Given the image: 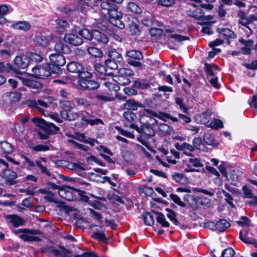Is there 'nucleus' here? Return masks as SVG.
Wrapping results in <instances>:
<instances>
[{
	"label": "nucleus",
	"instance_id": "f257e3e1",
	"mask_svg": "<svg viewBox=\"0 0 257 257\" xmlns=\"http://www.w3.org/2000/svg\"><path fill=\"white\" fill-rule=\"evenodd\" d=\"M100 7L107 12L109 21L112 25L121 29L124 28V25L121 21L122 14L118 11L117 6L108 2H102Z\"/></svg>",
	"mask_w": 257,
	"mask_h": 257
},
{
	"label": "nucleus",
	"instance_id": "f03ea898",
	"mask_svg": "<svg viewBox=\"0 0 257 257\" xmlns=\"http://www.w3.org/2000/svg\"><path fill=\"white\" fill-rule=\"evenodd\" d=\"M14 233L25 241H39L41 239L35 235L41 234V231L38 229H29L27 228L18 229L13 230Z\"/></svg>",
	"mask_w": 257,
	"mask_h": 257
},
{
	"label": "nucleus",
	"instance_id": "7ed1b4c3",
	"mask_svg": "<svg viewBox=\"0 0 257 257\" xmlns=\"http://www.w3.org/2000/svg\"><path fill=\"white\" fill-rule=\"evenodd\" d=\"M134 75V71L126 68H121L119 69L117 75L114 77L113 79L119 85H126L130 83V77Z\"/></svg>",
	"mask_w": 257,
	"mask_h": 257
},
{
	"label": "nucleus",
	"instance_id": "20e7f679",
	"mask_svg": "<svg viewBox=\"0 0 257 257\" xmlns=\"http://www.w3.org/2000/svg\"><path fill=\"white\" fill-rule=\"evenodd\" d=\"M32 70L34 75L40 78H44L45 77H48L52 74L51 65L48 63L34 67Z\"/></svg>",
	"mask_w": 257,
	"mask_h": 257
},
{
	"label": "nucleus",
	"instance_id": "39448f33",
	"mask_svg": "<svg viewBox=\"0 0 257 257\" xmlns=\"http://www.w3.org/2000/svg\"><path fill=\"white\" fill-rule=\"evenodd\" d=\"M145 113L146 115H154V117L164 121H167L169 119L173 122H177L178 121V118L177 117L173 116L170 114L165 112L159 111V112H156L151 109H146L145 110Z\"/></svg>",
	"mask_w": 257,
	"mask_h": 257
},
{
	"label": "nucleus",
	"instance_id": "423d86ee",
	"mask_svg": "<svg viewBox=\"0 0 257 257\" xmlns=\"http://www.w3.org/2000/svg\"><path fill=\"white\" fill-rule=\"evenodd\" d=\"M41 251L55 257L64 256V248L62 246H47L42 248Z\"/></svg>",
	"mask_w": 257,
	"mask_h": 257
},
{
	"label": "nucleus",
	"instance_id": "0eeeda50",
	"mask_svg": "<svg viewBox=\"0 0 257 257\" xmlns=\"http://www.w3.org/2000/svg\"><path fill=\"white\" fill-rule=\"evenodd\" d=\"M5 219L8 224H11L15 227L22 226L25 223V220L16 214H8L5 216Z\"/></svg>",
	"mask_w": 257,
	"mask_h": 257
},
{
	"label": "nucleus",
	"instance_id": "6e6552de",
	"mask_svg": "<svg viewBox=\"0 0 257 257\" xmlns=\"http://www.w3.org/2000/svg\"><path fill=\"white\" fill-rule=\"evenodd\" d=\"M78 84L82 89L89 90L96 89L100 85L97 81L90 79L87 80L85 79L79 80L78 81Z\"/></svg>",
	"mask_w": 257,
	"mask_h": 257
},
{
	"label": "nucleus",
	"instance_id": "1a4fd4ad",
	"mask_svg": "<svg viewBox=\"0 0 257 257\" xmlns=\"http://www.w3.org/2000/svg\"><path fill=\"white\" fill-rule=\"evenodd\" d=\"M14 62L17 67L25 69L30 64V58L28 55H22L17 56L14 60Z\"/></svg>",
	"mask_w": 257,
	"mask_h": 257
},
{
	"label": "nucleus",
	"instance_id": "9d476101",
	"mask_svg": "<svg viewBox=\"0 0 257 257\" xmlns=\"http://www.w3.org/2000/svg\"><path fill=\"white\" fill-rule=\"evenodd\" d=\"M123 116L125 127H131V126H134V124H135L137 119V116L135 113L128 110L123 113Z\"/></svg>",
	"mask_w": 257,
	"mask_h": 257
},
{
	"label": "nucleus",
	"instance_id": "9b49d317",
	"mask_svg": "<svg viewBox=\"0 0 257 257\" xmlns=\"http://www.w3.org/2000/svg\"><path fill=\"white\" fill-rule=\"evenodd\" d=\"M79 195H80V192L78 190L65 184L66 200L69 201L74 200Z\"/></svg>",
	"mask_w": 257,
	"mask_h": 257
},
{
	"label": "nucleus",
	"instance_id": "f8f14e48",
	"mask_svg": "<svg viewBox=\"0 0 257 257\" xmlns=\"http://www.w3.org/2000/svg\"><path fill=\"white\" fill-rule=\"evenodd\" d=\"M99 44H106L108 42L106 36L97 30L92 31V39Z\"/></svg>",
	"mask_w": 257,
	"mask_h": 257
},
{
	"label": "nucleus",
	"instance_id": "ddd939ff",
	"mask_svg": "<svg viewBox=\"0 0 257 257\" xmlns=\"http://www.w3.org/2000/svg\"><path fill=\"white\" fill-rule=\"evenodd\" d=\"M65 42L74 46H78L82 44L83 40L77 35L67 34L65 35Z\"/></svg>",
	"mask_w": 257,
	"mask_h": 257
},
{
	"label": "nucleus",
	"instance_id": "4468645a",
	"mask_svg": "<svg viewBox=\"0 0 257 257\" xmlns=\"http://www.w3.org/2000/svg\"><path fill=\"white\" fill-rule=\"evenodd\" d=\"M147 109H144L143 110L141 111V118H140V122L141 123H149L151 126L152 125H156L158 123V121L153 118L154 117V115H145L146 114L145 113V110Z\"/></svg>",
	"mask_w": 257,
	"mask_h": 257
},
{
	"label": "nucleus",
	"instance_id": "2eb2a0df",
	"mask_svg": "<svg viewBox=\"0 0 257 257\" xmlns=\"http://www.w3.org/2000/svg\"><path fill=\"white\" fill-rule=\"evenodd\" d=\"M123 106L124 108L129 110H137L139 107H143L142 103L136 101L134 99H130L125 101Z\"/></svg>",
	"mask_w": 257,
	"mask_h": 257
},
{
	"label": "nucleus",
	"instance_id": "dca6fc26",
	"mask_svg": "<svg viewBox=\"0 0 257 257\" xmlns=\"http://www.w3.org/2000/svg\"><path fill=\"white\" fill-rule=\"evenodd\" d=\"M2 170L4 176L6 179V180L11 184H14L16 182L15 181V180L17 177V173L13 170L8 169V168L4 169V168L3 167Z\"/></svg>",
	"mask_w": 257,
	"mask_h": 257
},
{
	"label": "nucleus",
	"instance_id": "f3484780",
	"mask_svg": "<svg viewBox=\"0 0 257 257\" xmlns=\"http://www.w3.org/2000/svg\"><path fill=\"white\" fill-rule=\"evenodd\" d=\"M187 15L195 19L199 20L203 18L204 13L203 11L200 9L193 6L187 11Z\"/></svg>",
	"mask_w": 257,
	"mask_h": 257
},
{
	"label": "nucleus",
	"instance_id": "a211bd4d",
	"mask_svg": "<svg viewBox=\"0 0 257 257\" xmlns=\"http://www.w3.org/2000/svg\"><path fill=\"white\" fill-rule=\"evenodd\" d=\"M27 104L29 106L38 108L40 110H44V108L48 107V104L41 100H28Z\"/></svg>",
	"mask_w": 257,
	"mask_h": 257
},
{
	"label": "nucleus",
	"instance_id": "6ab92c4d",
	"mask_svg": "<svg viewBox=\"0 0 257 257\" xmlns=\"http://www.w3.org/2000/svg\"><path fill=\"white\" fill-rule=\"evenodd\" d=\"M50 60L52 64L58 66H63L64 65V56L63 54H52L50 56Z\"/></svg>",
	"mask_w": 257,
	"mask_h": 257
},
{
	"label": "nucleus",
	"instance_id": "aec40b11",
	"mask_svg": "<svg viewBox=\"0 0 257 257\" xmlns=\"http://www.w3.org/2000/svg\"><path fill=\"white\" fill-rule=\"evenodd\" d=\"M67 69L73 73H79L82 70L83 67L80 63L72 61L67 65Z\"/></svg>",
	"mask_w": 257,
	"mask_h": 257
},
{
	"label": "nucleus",
	"instance_id": "412c9836",
	"mask_svg": "<svg viewBox=\"0 0 257 257\" xmlns=\"http://www.w3.org/2000/svg\"><path fill=\"white\" fill-rule=\"evenodd\" d=\"M239 238L244 243L251 244L254 243V239L251 234H249L246 229H243L239 232Z\"/></svg>",
	"mask_w": 257,
	"mask_h": 257
},
{
	"label": "nucleus",
	"instance_id": "4be33fe9",
	"mask_svg": "<svg viewBox=\"0 0 257 257\" xmlns=\"http://www.w3.org/2000/svg\"><path fill=\"white\" fill-rule=\"evenodd\" d=\"M51 40V36H46L41 34L37 36L35 41L39 45L46 46L49 44Z\"/></svg>",
	"mask_w": 257,
	"mask_h": 257
},
{
	"label": "nucleus",
	"instance_id": "5701e85b",
	"mask_svg": "<svg viewBox=\"0 0 257 257\" xmlns=\"http://www.w3.org/2000/svg\"><path fill=\"white\" fill-rule=\"evenodd\" d=\"M12 28L16 30L27 31L31 28V25L27 21H20L12 25Z\"/></svg>",
	"mask_w": 257,
	"mask_h": 257
},
{
	"label": "nucleus",
	"instance_id": "b1692460",
	"mask_svg": "<svg viewBox=\"0 0 257 257\" xmlns=\"http://www.w3.org/2000/svg\"><path fill=\"white\" fill-rule=\"evenodd\" d=\"M0 149L2 153L6 156L13 152L14 149L12 145L7 142H1L0 143Z\"/></svg>",
	"mask_w": 257,
	"mask_h": 257
},
{
	"label": "nucleus",
	"instance_id": "393cba45",
	"mask_svg": "<svg viewBox=\"0 0 257 257\" xmlns=\"http://www.w3.org/2000/svg\"><path fill=\"white\" fill-rule=\"evenodd\" d=\"M65 220L76 218L77 210L75 208L65 204Z\"/></svg>",
	"mask_w": 257,
	"mask_h": 257
},
{
	"label": "nucleus",
	"instance_id": "a878e982",
	"mask_svg": "<svg viewBox=\"0 0 257 257\" xmlns=\"http://www.w3.org/2000/svg\"><path fill=\"white\" fill-rule=\"evenodd\" d=\"M69 108L70 107V103L69 101H65V112H66L65 115V119L69 120H74L78 118L77 114L73 112L71 109L68 108L66 109V107Z\"/></svg>",
	"mask_w": 257,
	"mask_h": 257
},
{
	"label": "nucleus",
	"instance_id": "bb28decb",
	"mask_svg": "<svg viewBox=\"0 0 257 257\" xmlns=\"http://www.w3.org/2000/svg\"><path fill=\"white\" fill-rule=\"evenodd\" d=\"M36 123L37 125L48 131H49L48 128L51 127L54 128L56 131L58 130V127L55 124L52 123L47 122L43 119L37 118Z\"/></svg>",
	"mask_w": 257,
	"mask_h": 257
},
{
	"label": "nucleus",
	"instance_id": "cd10ccee",
	"mask_svg": "<svg viewBox=\"0 0 257 257\" xmlns=\"http://www.w3.org/2000/svg\"><path fill=\"white\" fill-rule=\"evenodd\" d=\"M39 192L45 194L44 198L48 200L50 202H56L57 200L56 199L54 193H52L47 189H42L39 190Z\"/></svg>",
	"mask_w": 257,
	"mask_h": 257
},
{
	"label": "nucleus",
	"instance_id": "c85d7f7f",
	"mask_svg": "<svg viewBox=\"0 0 257 257\" xmlns=\"http://www.w3.org/2000/svg\"><path fill=\"white\" fill-rule=\"evenodd\" d=\"M230 224L225 219H221L216 222L215 227L219 231L223 232L229 227Z\"/></svg>",
	"mask_w": 257,
	"mask_h": 257
},
{
	"label": "nucleus",
	"instance_id": "c756f323",
	"mask_svg": "<svg viewBox=\"0 0 257 257\" xmlns=\"http://www.w3.org/2000/svg\"><path fill=\"white\" fill-rule=\"evenodd\" d=\"M126 56L129 57L128 59H136L140 60L143 59V56L142 53L136 50H132L126 52Z\"/></svg>",
	"mask_w": 257,
	"mask_h": 257
},
{
	"label": "nucleus",
	"instance_id": "7c9ffc66",
	"mask_svg": "<svg viewBox=\"0 0 257 257\" xmlns=\"http://www.w3.org/2000/svg\"><path fill=\"white\" fill-rule=\"evenodd\" d=\"M211 112L207 110L200 114V122L203 124H207L210 120Z\"/></svg>",
	"mask_w": 257,
	"mask_h": 257
},
{
	"label": "nucleus",
	"instance_id": "2f4dec72",
	"mask_svg": "<svg viewBox=\"0 0 257 257\" xmlns=\"http://www.w3.org/2000/svg\"><path fill=\"white\" fill-rule=\"evenodd\" d=\"M71 249H67L65 248V257H97L93 252H85L81 255H76L71 254Z\"/></svg>",
	"mask_w": 257,
	"mask_h": 257
},
{
	"label": "nucleus",
	"instance_id": "473e14b6",
	"mask_svg": "<svg viewBox=\"0 0 257 257\" xmlns=\"http://www.w3.org/2000/svg\"><path fill=\"white\" fill-rule=\"evenodd\" d=\"M95 70L100 74L104 75V77H102V79H105V76L110 75V73H107V70L105 67L103 65H102L100 64L96 63L94 65Z\"/></svg>",
	"mask_w": 257,
	"mask_h": 257
},
{
	"label": "nucleus",
	"instance_id": "72a5a7b5",
	"mask_svg": "<svg viewBox=\"0 0 257 257\" xmlns=\"http://www.w3.org/2000/svg\"><path fill=\"white\" fill-rule=\"evenodd\" d=\"M108 55L110 59L118 63H120L123 60L121 55L114 50L109 51Z\"/></svg>",
	"mask_w": 257,
	"mask_h": 257
},
{
	"label": "nucleus",
	"instance_id": "f704fd0d",
	"mask_svg": "<svg viewBox=\"0 0 257 257\" xmlns=\"http://www.w3.org/2000/svg\"><path fill=\"white\" fill-rule=\"evenodd\" d=\"M66 169L70 171H75L78 170H83V168L77 163L65 161V170Z\"/></svg>",
	"mask_w": 257,
	"mask_h": 257
},
{
	"label": "nucleus",
	"instance_id": "c9c22d12",
	"mask_svg": "<svg viewBox=\"0 0 257 257\" xmlns=\"http://www.w3.org/2000/svg\"><path fill=\"white\" fill-rule=\"evenodd\" d=\"M127 9L132 13L140 14L142 13V8L137 4L130 2L127 4Z\"/></svg>",
	"mask_w": 257,
	"mask_h": 257
},
{
	"label": "nucleus",
	"instance_id": "e433bc0d",
	"mask_svg": "<svg viewBox=\"0 0 257 257\" xmlns=\"http://www.w3.org/2000/svg\"><path fill=\"white\" fill-rule=\"evenodd\" d=\"M175 147L177 150L180 151L185 150H188L191 152H193L194 151V147L187 143H183L182 144L177 143L175 144Z\"/></svg>",
	"mask_w": 257,
	"mask_h": 257
},
{
	"label": "nucleus",
	"instance_id": "4c0bfd02",
	"mask_svg": "<svg viewBox=\"0 0 257 257\" xmlns=\"http://www.w3.org/2000/svg\"><path fill=\"white\" fill-rule=\"evenodd\" d=\"M144 221L145 224L151 226L154 223V219L150 212H146L143 214Z\"/></svg>",
	"mask_w": 257,
	"mask_h": 257
},
{
	"label": "nucleus",
	"instance_id": "58836bf2",
	"mask_svg": "<svg viewBox=\"0 0 257 257\" xmlns=\"http://www.w3.org/2000/svg\"><path fill=\"white\" fill-rule=\"evenodd\" d=\"M157 214L156 217L157 221L161 224L163 227H169L170 225L169 223L166 220L164 215L162 213H157L154 212Z\"/></svg>",
	"mask_w": 257,
	"mask_h": 257
},
{
	"label": "nucleus",
	"instance_id": "ea45409f",
	"mask_svg": "<svg viewBox=\"0 0 257 257\" xmlns=\"http://www.w3.org/2000/svg\"><path fill=\"white\" fill-rule=\"evenodd\" d=\"M166 210L167 212V216L174 224L178 225L179 221L176 218V213L173 210L169 208H166Z\"/></svg>",
	"mask_w": 257,
	"mask_h": 257
},
{
	"label": "nucleus",
	"instance_id": "a19ab883",
	"mask_svg": "<svg viewBox=\"0 0 257 257\" xmlns=\"http://www.w3.org/2000/svg\"><path fill=\"white\" fill-rule=\"evenodd\" d=\"M88 53L95 57H100L103 55L102 51L94 47H90L87 48Z\"/></svg>",
	"mask_w": 257,
	"mask_h": 257
},
{
	"label": "nucleus",
	"instance_id": "79ce46f5",
	"mask_svg": "<svg viewBox=\"0 0 257 257\" xmlns=\"http://www.w3.org/2000/svg\"><path fill=\"white\" fill-rule=\"evenodd\" d=\"M219 32L224 37L229 38H234L235 35L234 32L230 29L226 28H221L219 29Z\"/></svg>",
	"mask_w": 257,
	"mask_h": 257
},
{
	"label": "nucleus",
	"instance_id": "37998d69",
	"mask_svg": "<svg viewBox=\"0 0 257 257\" xmlns=\"http://www.w3.org/2000/svg\"><path fill=\"white\" fill-rule=\"evenodd\" d=\"M158 128L164 135L170 134L172 128L166 123H161L158 125Z\"/></svg>",
	"mask_w": 257,
	"mask_h": 257
},
{
	"label": "nucleus",
	"instance_id": "c03bdc74",
	"mask_svg": "<svg viewBox=\"0 0 257 257\" xmlns=\"http://www.w3.org/2000/svg\"><path fill=\"white\" fill-rule=\"evenodd\" d=\"M79 35L81 37L87 40H92V31H90L87 29H83L79 31Z\"/></svg>",
	"mask_w": 257,
	"mask_h": 257
},
{
	"label": "nucleus",
	"instance_id": "a18cd8bd",
	"mask_svg": "<svg viewBox=\"0 0 257 257\" xmlns=\"http://www.w3.org/2000/svg\"><path fill=\"white\" fill-rule=\"evenodd\" d=\"M23 82L26 85L33 88H39L42 86L40 83L27 79H25Z\"/></svg>",
	"mask_w": 257,
	"mask_h": 257
},
{
	"label": "nucleus",
	"instance_id": "49530a36",
	"mask_svg": "<svg viewBox=\"0 0 257 257\" xmlns=\"http://www.w3.org/2000/svg\"><path fill=\"white\" fill-rule=\"evenodd\" d=\"M192 146L194 147V149L195 148L200 150L203 149V143L201 138L198 137L194 138L192 141Z\"/></svg>",
	"mask_w": 257,
	"mask_h": 257
},
{
	"label": "nucleus",
	"instance_id": "de8ad7c7",
	"mask_svg": "<svg viewBox=\"0 0 257 257\" xmlns=\"http://www.w3.org/2000/svg\"><path fill=\"white\" fill-rule=\"evenodd\" d=\"M55 30L58 34H63L64 32V21L58 19L56 21Z\"/></svg>",
	"mask_w": 257,
	"mask_h": 257
},
{
	"label": "nucleus",
	"instance_id": "09e8293b",
	"mask_svg": "<svg viewBox=\"0 0 257 257\" xmlns=\"http://www.w3.org/2000/svg\"><path fill=\"white\" fill-rule=\"evenodd\" d=\"M129 30L133 35L138 36L141 33V30L139 27L134 23H132L129 24Z\"/></svg>",
	"mask_w": 257,
	"mask_h": 257
},
{
	"label": "nucleus",
	"instance_id": "8fccbe9b",
	"mask_svg": "<svg viewBox=\"0 0 257 257\" xmlns=\"http://www.w3.org/2000/svg\"><path fill=\"white\" fill-rule=\"evenodd\" d=\"M203 141L207 145L214 146L215 144L213 137L209 133H206L204 135Z\"/></svg>",
	"mask_w": 257,
	"mask_h": 257
},
{
	"label": "nucleus",
	"instance_id": "3c124183",
	"mask_svg": "<svg viewBox=\"0 0 257 257\" xmlns=\"http://www.w3.org/2000/svg\"><path fill=\"white\" fill-rule=\"evenodd\" d=\"M115 128L117 130L119 133L122 136H125L126 137L134 139L135 138V135L133 134L134 131L132 132H128L126 130H123L121 127L116 126H115Z\"/></svg>",
	"mask_w": 257,
	"mask_h": 257
},
{
	"label": "nucleus",
	"instance_id": "603ef678",
	"mask_svg": "<svg viewBox=\"0 0 257 257\" xmlns=\"http://www.w3.org/2000/svg\"><path fill=\"white\" fill-rule=\"evenodd\" d=\"M36 165L40 169L42 173L45 174L49 177L52 176V174L45 166L42 165L39 161H36Z\"/></svg>",
	"mask_w": 257,
	"mask_h": 257
},
{
	"label": "nucleus",
	"instance_id": "864d4df0",
	"mask_svg": "<svg viewBox=\"0 0 257 257\" xmlns=\"http://www.w3.org/2000/svg\"><path fill=\"white\" fill-rule=\"evenodd\" d=\"M36 165L40 169L42 173L45 174L49 177L52 176V174L45 166L42 165L39 161H36Z\"/></svg>",
	"mask_w": 257,
	"mask_h": 257
},
{
	"label": "nucleus",
	"instance_id": "5fc2aeb1",
	"mask_svg": "<svg viewBox=\"0 0 257 257\" xmlns=\"http://www.w3.org/2000/svg\"><path fill=\"white\" fill-rule=\"evenodd\" d=\"M215 65L214 64H209L207 63L204 64V71L207 75L209 77H214V73L212 71V68L215 67Z\"/></svg>",
	"mask_w": 257,
	"mask_h": 257
},
{
	"label": "nucleus",
	"instance_id": "6e6d98bb",
	"mask_svg": "<svg viewBox=\"0 0 257 257\" xmlns=\"http://www.w3.org/2000/svg\"><path fill=\"white\" fill-rule=\"evenodd\" d=\"M144 124V134L147 136H153L155 135V132L149 123H141Z\"/></svg>",
	"mask_w": 257,
	"mask_h": 257
},
{
	"label": "nucleus",
	"instance_id": "4d7b16f0",
	"mask_svg": "<svg viewBox=\"0 0 257 257\" xmlns=\"http://www.w3.org/2000/svg\"><path fill=\"white\" fill-rule=\"evenodd\" d=\"M93 236L95 238L101 241H105L107 240L104 231L96 230L93 233Z\"/></svg>",
	"mask_w": 257,
	"mask_h": 257
},
{
	"label": "nucleus",
	"instance_id": "13d9d810",
	"mask_svg": "<svg viewBox=\"0 0 257 257\" xmlns=\"http://www.w3.org/2000/svg\"><path fill=\"white\" fill-rule=\"evenodd\" d=\"M176 103L179 106L180 108L184 113H188V109L183 103V100L180 97L175 98Z\"/></svg>",
	"mask_w": 257,
	"mask_h": 257
},
{
	"label": "nucleus",
	"instance_id": "bf43d9fd",
	"mask_svg": "<svg viewBox=\"0 0 257 257\" xmlns=\"http://www.w3.org/2000/svg\"><path fill=\"white\" fill-rule=\"evenodd\" d=\"M170 198L177 204L181 207H185L186 204L183 202L180 198L176 194H171L170 195Z\"/></svg>",
	"mask_w": 257,
	"mask_h": 257
},
{
	"label": "nucleus",
	"instance_id": "052dcab7",
	"mask_svg": "<svg viewBox=\"0 0 257 257\" xmlns=\"http://www.w3.org/2000/svg\"><path fill=\"white\" fill-rule=\"evenodd\" d=\"M176 0H157L158 4L165 7H172Z\"/></svg>",
	"mask_w": 257,
	"mask_h": 257
},
{
	"label": "nucleus",
	"instance_id": "680f3d73",
	"mask_svg": "<svg viewBox=\"0 0 257 257\" xmlns=\"http://www.w3.org/2000/svg\"><path fill=\"white\" fill-rule=\"evenodd\" d=\"M75 101L79 105L88 106L90 105V101L84 98L78 97L75 98Z\"/></svg>",
	"mask_w": 257,
	"mask_h": 257
},
{
	"label": "nucleus",
	"instance_id": "e2e57ef3",
	"mask_svg": "<svg viewBox=\"0 0 257 257\" xmlns=\"http://www.w3.org/2000/svg\"><path fill=\"white\" fill-rule=\"evenodd\" d=\"M209 125L214 128H218L219 127H223V123L222 121L219 119L213 118L210 122Z\"/></svg>",
	"mask_w": 257,
	"mask_h": 257
},
{
	"label": "nucleus",
	"instance_id": "0e129e2a",
	"mask_svg": "<svg viewBox=\"0 0 257 257\" xmlns=\"http://www.w3.org/2000/svg\"><path fill=\"white\" fill-rule=\"evenodd\" d=\"M242 191L243 197L247 198H250L253 197V193L252 190L246 186L242 187Z\"/></svg>",
	"mask_w": 257,
	"mask_h": 257
},
{
	"label": "nucleus",
	"instance_id": "69168bd1",
	"mask_svg": "<svg viewBox=\"0 0 257 257\" xmlns=\"http://www.w3.org/2000/svg\"><path fill=\"white\" fill-rule=\"evenodd\" d=\"M64 47V45L63 40H60L56 44L54 48L56 53L63 54Z\"/></svg>",
	"mask_w": 257,
	"mask_h": 257
},
{
	"label": "nucleus",
	"instance_id": "338daca9",
	"mask_svg": "<svg viewBox=\"0 0 257 257\" xmlns=\"http://www.w3.org/2000/svg\"><path fill=\"white\" fill-rule=\"evenodd\" d=\"M117 63L110 58L105 61L106 66L111 69H116L118 68Z\"/></svg>",
	"mask_w": 257,
	"mask_h": 257
},
{
	"label": "nucleus",
	"instance_id": "774afa93",
	"mask_svg": "<svg viewBox=\"0 0 257 257\" xmlns=\"http://www.w3.org/2000/svg\"><path fill=\"white\" fill-rule=\"evenodd\" d=\"M235 253L234 250L231 247L225 249L222 252V257H232Z\"/></svg>",
	"mask_w": 257,
	"mask_h": 257
}]
</instances>
